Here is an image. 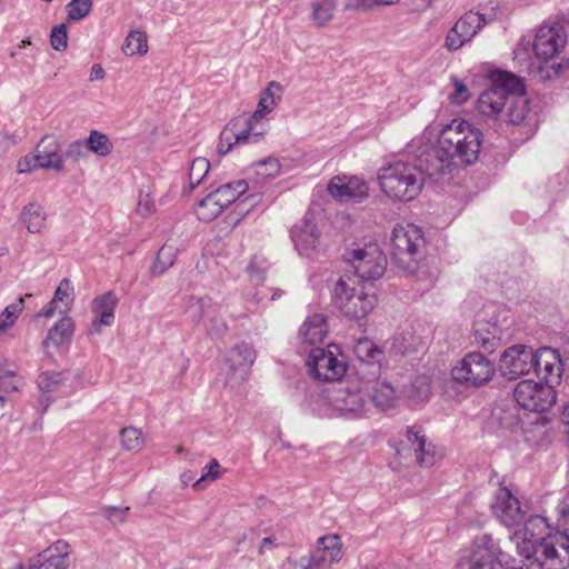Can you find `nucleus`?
<instances>
[{
	"instance_id": "1",
	"label": "nucleus",
	"mask_w": 569,
	"mask_h": 569,
	"mask_svg": "<svg viewBox=\"0 0 569 569\" xmlns=\"http://www.w3.org/2000/svg\"><path fill=\"white\" fill-rule=\"evenodd\" d=\"M483 134L480 129L466 120L455 119L446 124L438 137L436 146H423L426 154L422 168L443 176L452 167L475 163L481 151Z\"/></svg>"
},
{
	"instance_id": "2",
	"label": "nucleus",
	"mask_w": 569,
	"mask_h": 569,
	"mask_svg": "<svg viewBox=\"0 0 569 569\" xmlns=\"http://www.w3.org/2000/svg\"><path fill=\"white\" fill-rule=\"evenodd\" d=\"M477 108L483 116H499L508 124L527 128V132L537 127V114L530 110L522 81L509 72L492 78L490 87L478 97Z\"/></svg>"
},
{
	"instance_id": "3",
	"label": "nucleus",
	"mask_w": 569,
	"mask_h": 569,
	"mask_svg": "<svg viewBox=\"0 0 569 569\" xmlns=\"http://www.w3.org/2000/svg\"><path fill=\"white\" fill-rule=\"evenodd\" d=\"M425 157L420 149L415 164L397 161L380 169L378 180L382 191L389 198L400 201L415 199L422 189L425 177H438L437 172L422 168L421 160Z\"/></svg>"
},
{
	"instance_id": "4",
	"label": "nucleus",
	"mask_w": 569,
	"mask_h": 569,
	"mask_svg": "<svg viewBox=\"0 0 569 569\" xmlns=\"http://www.w3.org/2000/svg\"><path fill=\"white\" fill-rule=\"evenodd\" d=\"M567 33L559 23L541 26L533 41V51L542 62L538 66V74L541 80H549L562 73L565 64L550 62L566 46Z\"/></svg>"
},
{
	"instance_id": "5",
	"label": "nucleus",
	"mask_w": 569,
	"mask_h": 569,
	"mask_svg": "<svg viewBox=\"0 0 569 569\" xmlns=\"http://www.w3.org/2000/svg\"><path fill=\"white\" fill-rule=\"evenodd\" d=\"M390 247L395 264L405 272L415 273L423 256L425 238L421 229L412 223L397 224L391 233Z\"/></svg>"
},
{
	"instance_id": "6",
	"label": "nucleus",
	"mask_w": 569,
	"mask_h": 569,
	"mask_svg": "<svg viewBox=\"0 0 569 569\" xmlns=\"http://www.w3.org/2000/svg\"><path fill=\"white\" fill-rule=\"evenodd\" d=\"M321 401L326 407L322 415L327 417L360 418L368 411L365 393L347 385L326 388Z\"/></svg>"
},
{
	"instance_id": "7",
	"label": "nucleus",
	"mask_w": 569,
	"mask_h": 569,
	"mask_svg": "<svg viewBox=\"0 0 569 569\" xmlns=\"http://www.w3.org/2000/svg\"><path fill=\"white\" fill-rule=\"evenodd\" d=\"M335 306L350 319H362L370 313L376 303V293L370 286L358 283V287H349V284L340 279L332 293Z\"/></svg>"
},
{
	"instance_id": "8",
	"label": "nucleus",
	"mask_w": 569,
	"mask_h": 569,
	"mask_svg": "<svg viewBox=\"0 0 569 569\" xmlns=\"http://www.w3.org/2000/svg\"><path fill=\"white\" fill-rule=\"evenodd\" d=\"M569 533L556 532L547 537L535 551L523 556L529 565H522L519 569H567L569 567Z\"/></svg>"
},
{
	"instance_id": "9",
	"label": "nucleus",
	"mask_w": 569,
	"mask_h": 569,
	"mask_svg": "<svg viewBox=\"0 0 569 569\" xmlns=\"http://www.w3.org/2000/svg\"><path fill=\"white\" fill-rule=\"evenodd\" d=\"M346 260L352 266L359 283L371 286L380 279L387 267V258L377 243L366 244L346 253Z\"/></svg>"
},
{
	"instance_id": "10",
	"label": "nucleus",
	"mask_w": 569,
	"mask_h": 569,
	"mask_svg": "<svg viewBox=\"0 0 569 569\" xmlns=\"http://www.w3.org/2000/svg\"><path fill=\"white\" fill-rule=\"evenodd\" d=\"M495 363L481 352L467 353L451 370L452 379L465 386L480 387L495 376Z\"/></svg>"
},
{
	"instance_id": "11",
	"label": "nucleus",
	"mask_w": 569,
	"mask_h": 569,
	"mask_svg": "<svg viewBox=\"0 0 569 569\" xmlns=\"http://www.w3.org/2000/svg\"><path fill=\"white\" fill-rule=\"evenodd\" d=\"M340 348L337 345H328L327 348L311 349L308 358L310 373L318 380H339L347 370L345 360L339 358Z\"/></svg>"
},
{
	"instance_id": "12",
	"label": "nucleus",
	"mask_w": 569,
	"mask_h": 569,
	"mask_svg": "<svg viewBox=\"0 0 569 569\" xmlns=\"http://www.w3.org/2000/svg\"><path fill=\"white\" fill-rule=\"evenodd\" d=\"M513 399L528 411L543 412L555 405L557 396L552 386L526 379L515 387Z\"/></svg>"
},
{
	"instance_id": "13",
	"label": "nucleus",
	"mask_w": 569,
	"mask_h": 569,
	"mask_svg": "<svg viewBox=\"0 0 569 569\" xmlns=\"http://www.w3.org/2000/svg\"><path fill=\"white\" fill-rule=\"evenodd\" d=\"M257 358V351L249 342L241 341L229 348L224 353V380L227 385L239 386L249 375Z\"/></svg>"
},
{
	"instance_id": "14",
	"label": "nucleus",
	"mask_w": 569,
	"mask_h": 569,
	"mask_svg": "<svg viewBox=\"0 0 569 569\" xmlns=\"http://www.w3.org/2000/svg\"><path fill=\"white\" fill-rule=\"evenodd\" d=\"M536 351L525 345H516L506 349L500 356L499 370L508 379L528 375L535 368Z\"/></svg>"
},
{
	"instance_id": "15",
	"label": "nucleus",
	"mask_w": 569,
	"mask_h": 569,
	"mask_svg": "<svg viewBox=\"0 0 569 569\" xmlns=\"http://www.w3.org/2000/svg\"><path fill=\"white\" fill-rule=\"evenodd\" d=\"M18 167L19 172H27L32 168L61 171L63 169V157L56 140L46 136L38 144L36 154L31 159L26 158L24 161H20Z\"/></svg>"
},
{
	"instance_id": "16",
	"label": "nucleus",
	"mask_w": 569,
	"mask_h": 569,
	"mask_svg": "<svg viewBox=\"0 0 569 569\" xmlns=\"http://www.w3.org/2000/svg\"><path fill=\"white\" fill-rule=\"evenodd\" d=\"M491 510L499 522L509 528L521 525L526 515L518 498L506 487L497 490Z\"/></svg>"
},
{
	"instance_id": "17",
	"label": "nucleus",
	"mask_w": 569,
	"mask_h": 569,
	"mask_svg": "<svg viewBox=\"0 0 569 569\" xmlns=\"http://www.w3.org/2000/svg\"><path fill=\"white\" fill-rule=\"evenodd\" d=\"M458 569H499L496 548L486 537L477 540L471 549L462 555L457 563Z\"/></svg>"
},
{
	"instance_id": "18",
	"label": "nucleus",
	"mask_w": 569,
	"mask_h": 569,
	"mask_svg": "<svg viewBox=\"0 0 569 569\" xmlns=\"http://www.w3.org/2000/svg\"><path fill=\"white\" fill-rule=\"evenodd\" d=\"M556 532L558 531L550 527L545 517H529L525 522L522 541L517 545L518 552L521 556H528L529 552L535 551V548L541 545V542H545L547 537L556 535Z\"/></svg>"
},
{
	"instance_id": "19",
	"label": "nucleus",
	"mask_w": 569,
	"mask_h": 569,
	"mask_svg": "<svg viewBox=\"0 0 569 569\" xmlns=\"http://www.w3.org/2000/svg\"><path fill=\"white\" fill-rule=\"evenodd\" d=\"M320 233L307 216L291 229V240L300 256L311 258L318 251Z\"/></svg>"
},
{
	"instance_id": "20",
	"label": "nucleus",
	"mask_w": 569,
	"mask_h": 569,
	"mask_svg": "<svg viewBox=\"0 0 569 569\" xmlns=\"http://www.w3.org/2000/svg\"><path fill=\"white\" fill-rule=\"evenodd\" d=\"M533 371L546 385L557 382L562 373V361L558 350L543 347L535 353Z\"/></svg>"
},
{
	"instance_id": "21",
	"label": "nucleus",
	"mask_w": 569,
	"mask_h": 569,
	"mask_svg": "<svg viewBox=\"0 0 569 569\" xmlns=\"http://www.w3.org/2000/svg\"><path fill=\"white\" fill-rule=\"evenodd\" d=\"M316 569H329L341 560L342 551L338 535L322 536L317 540L315 550L309 555Z\"/></svg>"
},
{
	"instance_id": "22",
	"label": "nucleus",
	"mask_w": 569,
	"mask_h": 569,
	"mask_svg": "<svg viewBox=\"0 0 569 569\" xmlns=\"http://www.w3.org/2000/svg\"><path fill=\"white\" fill-rule=\"evenodd\" d=\"M329 193L339 201H360L368 194L367 184L357 177H333L328 184Z\"/></svg>"
},
{
	"instance_id": "23",
	"label": "nucleus",
	"mask_w": 569,
	"mask_h": 569,
	"mask_svg": "<svg viewBox=\"0 0 569 569\" xmlns=\"http://www.w3.org/2000/svg\"><path fill=\"white\" fill-rule=\"evenodd\" d=\"M69 548L66 541H57L33 557L29 562L28 569H67L69 565Z\"/></svg>"
},
{
	"instance_id": "24",
	"label": "nucleus",
	"mask_w": 569,
	"mask_h": 569,
	"mask_svg": "<svg viewBox=\"0 0 569 569\" xmlns=\"http://www.w3.org/2000/svg\"><path fill=\"white\" fill-rule=\"evenodd\" d=\"M408 450L412 451L418 465L430 468L437 461V456L431 443H427L425 433L420 427L411 426L406 429Z\"/></svg>"
},
{
	"instance_id": "25",
	"label": "nucleus",
	"mask_w": 569,
	"mask_h": 569,
	"mask_svg": "<svg viewBox=\"0 0 569 569\" xmlns=\"http://www.w3.org/2000/svg\"><path fill=\"white\" fill-rule=\"evenodd\" d=\"M118 298L112 291H107L92 300L91 310L94 319L91 323V332H100L101 327L113 323Z\"/></svg>"
},
{
	"instance_id": "26",
	"label": "nucleus",
	"mask_w": 569,
	"mask_h": 569,
	"mask_svg": "<svg viewBox=\"0 0 569 569\" xmlns=\"http://www.w3.org/2000/svg\"><path fill=\"white\" fill-rule=\"evenodd\" d=\"M502 335L497 322L477 320L473 325V342L489 353L501 345Z\"/></svg>"
},
{
	"instance_id": "27",
	"label": "nucleus",
	"mask_w": 569,
	"mask_h": 569,
	"mask_svg": "<svg viewBox=\"0 0 569 569\" xmlns=\"http://www.w3.org/2000/svg\"><path fill=\"white\" fill-rule=\"evenodd\" d=\"M328 333L326 317L316 313L308 317L299 329V339L305 345L321 343Z\"/></svg>"
},
{
	"instance_id": "28",
	"label": "nucleus",
	"mask_w": 569,
	"mask_h": 569,
	"mask_svg": "<svg viewBox=\"0 0 569 569\" xmlns=\"http://www.w3.org/2000/svg\"><path fill=\"white\" fill-rule=\"evenodd\" d=\"M252 143L249 137L240 129V123L231 120L220 133L217 147L219 154L228 153L236 144Z\"/></svg>"
},
{
	"instance_id": "29",
	"label": "nucleus",
	"mask_w": 569,
	"mask_h": 569,
	"mask_svg": "<svg viewBox=\"0 0 569 569\" xmlns=\"http://www.w3.org/2000/svg\"><path fill=\"white\" fill-rule=\"evenodd\" d=\"M219 309V305L214 303L208 296H191L186 312L194 323H199L202 319L210 317L211 313H217Z\"/></svg>"
},
{
	"instance_id": "30",
	"label": "nucleus",
	"mask_w": 569,
	"mask_h": 569,
	"mask_svg": "<svg viewBox=\"0 0 569 569\" xmlns=\"http://www.w3.org/2000/svg\"><path fill=\"white\" fill-rule=\"evenodd\" d=\"M23 385L18 375V366L3 355H0V389L4 395L17 391Z\"/></svg>"
},
{
	"instance_id": "31",
	"label": "nucleus",
	"mask_w": 569,
	"mask_h": 569,
	"mask_svg": "<svg viewBox=\"0 0 569 569\" xmlns=\"http://www.w3.org/2000/svg\"><path fill=\"white\" fill-rule=\"evenodd\" d=\"M19 220L30 233H38L46 227L47 212L38 202H29L21 212Z\"/></svg>"
},
{
	"instance_id": "32",
	"label": "nucleus",
	"mask_w": 569,
	"mask_h": 569,
	"mask_svg": "<svg viewBox=\"0 0 569 569\" xmlns=\"http://www.w3.org/2000/svg\"><path fill=\"white\" fill-rule=\"evenodd\" d=\"M353 352L359 361L368 365H381L385 360L383 351L370 339L362 338L353 345Z\"/></svg>"
},
{
	"instance_id": "33",
	"label": "nucleus",
	"mask_w": 569,
	"mask_h": 569,
	"mask_svg": "<svg viewBox=\"0 0 569 569\" xmlns=\"http://www.w3.org/2000/svg\"><path fill=\"white\" fill-rule=\"evenodd\" d=\"M72 335L73 322L71 318L63 317L48 331L47 338L43 341V347L48 348L50 345L59 347L64 343H69L71 341Z\"/></svg>"
},
{
	"instance_id": "34",
	"label": "nucleus",
	"mask_w": 569,
	"mask_h": 569,
	"mask_svg": "<svg viewBox=\"0 0 569 569\" xmlns=\"http://www.w3.org/2000/svg\"><path fill=\"white\" fill-rule=\"evenodd\" d=\"M370 397L373 405L382 411L393 408L397 401L395 388L387 382H377L372 387Z\"/></svg>"
},
{
	"instance_id": "35",
	"label": "nucleus",
	"mask_w": 569,
	"mask_h": 569,
	"mask_svg": "<svg viewBox=\"0 0 569 569\" xmlns=\"http://www.w3.org/2000/svg\"><path fill=\"white\" fill-rule=\"evenodd\" d=\"M487 22L488 19L486 18V14L470 10L461 16L456 21V24L461 31H463L465 37H468L470 41L483 28V26L487 24Z\"/></svg>"
},
{
	"instance_id": "36",
	"label": "nucleus",
	"mask_w": 569,
	"mask_h": 569,
	"mask_svg": "<svg viewBox=\"0 0 569 569\" xmlns=\"http://www.w3.org/2000/svg\"><path fill=\"white\" fill-rule=\"evenodd\" d=\"M248 189V183L244 180H237L224 183L213 190L218 201L223 208L238 200Z\"/></svg>"
},
{
	"instance_id": "37",
	"label": "nucleus",
	"mask_w": 569,
	"mask_h": 569,
	"mask_svg": "<svg viewBox=\"0 0 569 569\" xmlns=\"http://www.w3.org/2000/svg\"><path fill=\"white\" fill-rule=\"evenodd\" d=\"M223 209L224 208L220 201H218L214 192L211 191L198 202L196 214L199 220L210 222L214 220L223 211Z\"/></svg>"
},
{
	"instance_id": "38",
	"label": "nucleus",
	"mask_w": 569,
	"mask_h": 569,
	"mask_svg": "<svg viewBox=\"0 0 569 569\" xmlns=\"http://www.w3.org/2000/svg\"><path fill=\"white\" fill-rule=\"evenodd\" d=\"M178 249L171 244H163L157 252L150 268L152 276L159 277L171 268L176 261Z\"/></svg>"
},
{
	"instance_id": "39",
	"label": "nucleus",
	"mask_w": 569,
	"mask_h": 569,
	"mask_svg": "<svg viewBox=\"0 0 569 569\" xmlns=\"http://www.w3.org/2000/svg\"><path fill=\"white\" fill-rule=\"evenodd\" d=\"M87 149L99 157H107L113 150V143L109 137L98 130H91L86 140Z\"/></svg>"
},
{
	"instance_id": "40",
	"label": "nucleus",
	"mask_w": 569,
	"mask_h": 569,
	"mask_svg": "<svg viewBox=\"0 0 569 569\" xmlns=\"http://www.w3.org/2000/svg\"><path fill=\"white\" fill-rule=\"evenodd\" d=\"M269 113L266 110H261V108L258 106L257 110L248 118H238L233 119L234 122L240 123V129L243 131L246 136L249 137V140L251 142H258L260 136L262 134L261 131H257L256 127L257 123L267 114Z\"/></svg>"
},
{
	"instance_id": "41",
	"label": "nucleus",
	"mask_w": 569,
	"mask_h": 569,
	"mask_svg": "<svg viewBox=\"0 0 569 569\" xmlns=\"http://www.w3.org/2000/svg\"><path fill=\"white\" fill-rule=\"evenodd\" d=\"M122 51L129 57L144 54L148 51L146 33L139 30L130 31L122 46Z\"/></svg>"
},
{
	"instance_id": "42",
	"label": "nucleus",
	"mask_w": 569,
	"mask_h": 569,
	"mask_svg": "<svg viewBox=\"0 0 569 569\" xmlns=\"http://www.w3.org/2000/svg\"><path fill=\"white\" fill-rule=\"evenodd\" d=\"M209 170L210 162L206 158L199 157L191 162L189 170V191H192L204 181Z\"/></svg>"
},
{
	"instance_id": "43",
	"label": "nucleus",
	"mask_w": 569,
	"mask_h": 569,
	"mask_svg": "<svg viewBox=\"0 0 569 569\" xmlns=\"http://www.w3.org/2000/svg\"><path fill=\"white\" fill-rule=\"evenodd\" d=\"M336 0H315L312 3V14L319 26H325L333 17Z\"/></svg>"
},
{
	"instance_id": "44",
	"label": "nucleus",
	"mask_w": 569,
	"mask_h": 569,
	"mask_svg": "<svg viewBox=\"0 0 569 569\" xmlns=\"http://www.w3.org/2000/svg\"><path fill=\"white\" fill-rule=\"evenodd\" d=\"M23 307L24 298L19 297L14 302L4 308L0 315V331H6L14 325L19 313L23 310Z\"/></svg>"
},
{
	"instance_id": "45",
	"label": "nucleus",
	"mask_w": 569,
	"mask_h": 569,
	"mask_svg": "<svg viewBox=\"0 0 569 569\" xmlns=\"http://www.w3.org/2000/svg\"><path fill=\"white\" fill-rule=\"evenodd\" d=\"M120 437L123 448L129 451H138L144 445V439L142 437L141 430L134 427L123 428L121 430Z\"/></svg>"
},
{
	"instance_id": "46",
	"label": "nucleus",
	"mask_w": 569,
	"mask_h": 569,
	"mask_svg": "<svg viewBox=\"0 0 569 569\" xmlns=\"http://www.w3.org/2000/svg\"><path fill=\"white\" fill-rule=\"evenodd\" d=\"M281 91V86L276 81H271L268 84V87L263 90L261 98L259 100L258 106L261 108V110L271 112L277 101L280 99Z\"/></svg>"
},
{
	"instance_id": "47",
	"label": "nucleus",
	"mask_w": 569,
	"mask_h": 569,
	"mask_svg": "<svg viewBox=\"0 0 569 569\" xmlns=\"http://www.w3.org/2000/svg\"><path fill=\"white\" fill-rule=\"evenodd\" d=\"M400 0H347L345 9L356 11H370L378 7L393 6L399 3Z\"/></svg>"
},
{
	"instance_id": "48",
	"label": "nucleus",
	"mask_w": 569,
	"mask_h": 569,
	"mask_svg": "<svg viewBox=\"0 0 569 569\" xmlns=\"http://www.w3.org/2000/svg\"><path fill=\"white\" fill-rule=\"evenodd\" d=\"M92 9V0H71L67 6L66 10L68 19L71 21H78L86 18Z\"/></svg>"
},
{
	"instance_id": "49",
	"label": "nucleus",
	"mask_w": 569,
	"mask_h": 569,
	"mask_svg": "<svg viewBox=\"0 0 569 569\" xmlns=\"http://www.w3.org/2000/svg\"><path fill=\"white\" fill-rule=\"evenodd\" d=\"M73 287L71 281L67 278L62 279L53 295V302L63 303L64 309L60 310V312L68 311L70 305L73 301Z\"/></svg>"
},
{
	"instance_id": "50",
	"label": "nucleus",
	"mask_w": 569,
	"mask_h": 569,
	"mask_svg": "<svg viewBox=\"0 0 569 569\" xmlns=\"http://www.w3.org/2000/svg\"><path fill=\"white\" fill-rule=\"evenodd\" d=\"M62 379L61 372L44 371L38 377L37 383L41 391L52 392L59 388Z\"/></svg>"
},
{
	"instance_id": "51",
	"label": "nucleus",
	"mask_w": 569,
	"mask_h": 569,
	"mask_svg": "<svg viewBox=\"0 0 569 569\" xmlns=\"http://www.w3.org/2000/svg\"><path fill=\"white\" fill-rule=\"evenodd\" d=\"M468 42L469 38L465 37L463 31L455 23L446 36L445 48L449 51H457Z\"/></svg>"
},
{
	"instance_id": "52",
	"label": "nucleus",
	"mask_w": 569,
	"mask_h": 569,
	"mask_svg": "<svg viewBox=\"0 0 569 569\" xmlns=\"http://www.w3.org/2000/svg\"><path fill=\"white\" fill-rule=\"evenodd\" d=\"M280 171V162L276 158H267L256 163V172L259 177L274 178Z\"/></svg>"
},
{
	"instance_id": "53",
	"label": "nucleus",
	"mask_w": 569,
	"mask_h": 569,
	"mask_svg": "<svg viewBox=\"0 0 569 569\" xmlns=\"http://www.w3.org/2000/svg\"><path fill=\"white\" fill-rule=\"evenodd\" d=\"M50 43L57 51H63L68 46V31L64 23L54 26L50 33Z\"/></svg>"
},
{
	"instance_id": "54",
	"label": "nucleus",
	"mask_w": 569,
	"mask_h": 569,
	"mask_svg": "<svg viewBox=\"0 0 569 569\" xmlns=\"http://www.w3.org/2000/svg\"><path fill=\"white\" fill-rule=\"evenodd\" d=\"M207 319V330L210 336L221 338L228 332L229 327L227 322L218 316V312L211 313Z\"/></svg>"
},
{
	"instance_id": "55",
	"label": "nucleus",
	"mask_w": 569,
	"mask_h": 569,
	"mask_svg": "<svg viewBox=\"0 0 569 569\" xmlns=\"http://www.w3.org/2000/svg\"><path fill=\"white\" fill-rule=\"evenodd\" d=\"M154 202L149 190H140L137 203V213L143 218L154 212Z\"/></svg>"
},
{
	"instance_id": "56",
	"label": "nucleus",
	"mask_w": 569,
	"mask_h": 569,
	"mask_svg": "<svg viewBox=\"0 0 569 569\" xmlns=\"http://www.w3.org/2000/svg\"><path fill=\"white\" fill-rule=\"evenodd\" d=\"M220 476V465L217 459H212L208 466L203 468L201 477L193 483L197 490L202 489V482L210 480L213 481Z\"/></svg>"
},
{
	"instance_id": "57",
	"label": "nucleus",
	"mask_w": 569,
	"mask_h": 569,
	"mask_svg": "<svg viewBox=\"0 0 569 569\" xmlns=\"http://www.w3.org/2000/svg\"><path fill=\"white\" fill-rule=\"evenodd\" d=\"M86 141L76 140L68 144L64 157L73 162L79 161L86 156Z\"/></svg>"
},
{
	"instance_id": "58",
	"label": "nucleus",
	"mask_w": 569,
	"mask_h": 569,
	"mask_svg": "<svg viewBox=\"0 0 569 569\" xmlns=\"http://www.w3.org/2000/svg\"><path fill=\"white\" fill-rule=\"evenodd\" d=\"M455 91L449 94L451 103L462 104L466 102L470 94L468 88L457 78L452 79Z\"/></svg>"
},
{
	"instance_id": "59",
	"label": "nucleus",
	"mask_w": 569,
	"mask_h": 569,
	"mask_svg": "<svg viewBox=\"0 0 569 569\" xmlns=\"http://www.w3.org/2000/svg\"><path fill=\"white\" fill-rule=\"evenodd\" d=\"M261 200V194L253 193L248 196L247 198L242 199L238 204L237 208L239 212H249L251 208H253L258 202Z\"/></svg>"
},
{
	"instance_id": "60",
	"label": "nucleus",
	"mask_w": 569,
	"mask_h": 569,
	"mask_svg": "<svg viewBox=\"0 0 569 569\" xmlns=\"http://www.w3.org/2000/svg\"><path fill=\"white\" fill-rule=\"evenodd\" d=\"M128 510H129L128 507H126V508L109 507L107 509V518L113 522H123Z\"/></svg>"
},
{
	"instance_id": "61",
	"label": "nucleus",
	"mask_w": 569,
	"mask_h": 569,
	"mask_svg": "<svg viewBox=\"0 0 569 569\" xmlns=\"http://www.w3.org/2000/svg\"><path fill=\"white\" fill-rule=\"evenodd\" d=\"M289 563L292 565V569H316L309 556H302L296 561L289 560Z\"/></svg>"
},
{
	"instance_id": "62",
	"label": "nucleus",
	"mask_w": 569,
	"mask_h": 569,
	"mask_svg": "<svg viewBox=\"0 0 569 569\" xmlns=\"http://www.w3.org/2000/svg\"><path fill=\"white\" fill-rule=\"evenodd\" d=\"M249 274H250V278L251 280L258 284L260 282H263L264 280V277H263V273L261 271H259L257 268H256V261H252L248 268H247Z\"/></svg>"
},
{
	"instance_id": "63",
	"label": "nucleus",
	"mask_w": 569,
	"mask_h": 569,
	"mask_svg": "<svg viewBox=\"0 0 569 569\" xmlns=\"http://www.w3.org/2000/svg\"><path fill=\"white\" fill-rule=\"evenodd\" d=\"M58 308V302H53V299L41 309V311L38 313V317H44V318H51Z\"/></svg>"
},
{
	"instance_id": "64",
	"label": "nucleus",
	"mask_w": 569,
	"mask_h": 569,
	"mask_svg": "<svg viewBox=\"0 0 569 569\" xmlns=\"http://www.w3.org/2000/svg\"><path fill=\"white\" fill-rule=\"evenodd\" d=\"M104 78V70L101 64H93L90 71V81L100 80Z\"/></svg>"
}]
</instances>
